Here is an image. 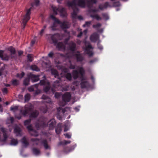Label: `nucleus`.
Segmentation results:
<instances>
[{"mask_svg":"<svg viewBox=\"0 0 158 158\" xmlns=\"http://www.w3.org/2000/svg\"><path fill=\"white\" fill-rule=\"evenodd\" d=\"M0 66L2 67L1 69H0V76L1 75H2L5 74V71H4V69L5 68L4 64L2 63H1L0 64Z\"/></svg>","mask_w":158,"mask_h":158,"instance_id":"obj_24","label":"nucleus"},{"mask_svg":"<svg viewBox=\"0 0 158 158\" xmlns=\"http://www.w3.org/2000/svg\"><path fill=\"white\" fill-rule=\"evenodd\" d=\"M120 4L119 2H117L114 3L113 5H110L108 3L106 2L103 5H100L99 8L100 9L103 10L108 7H111L112 6H120Z\"/></svg>","mask_w":158,"mask_h":158,"instance_id":"obj_11","label":"nucleus"},{"mask_svg":"<svg viewBox=\"0 0 158 158\" xmlns=\"http://www.w3.org/2000/svg\"><path fill=\"white\" fill-rule=\"evenodd\" d=\"M24 75V73H22L20 74H17V77L19 78H21L23 77Z\"/></svg>","mask_w":158,"mask_h":158,"instance_id":"obj_38","label":"nucleus"},{"mask_svg":"<svg viewBox=\"0 0 158 158\" xmlns=\"http://www.w3.org/2000/svg\"><path fill=\"white\" fill-rule=\"evenodd\" d=\"M91 23V22L90 21L86 22L85 24L83 25V27H85L89 26L90 25Z\"/></svg>","mask_w":158,"mask_h":158,"instance_id":"obj_36","label":"nucleus"},{"mask_svg":"<svg viewBox=\"0 0 158 158\" xmlns=\"http://www.w3.org/2000/svg\"><path fill=\"white\" fill-rule=\"evenodd\" d=\"M14 121V118L12 117H10L9 119L7 120L6 123L7 124H12Z\"/></svg>","mask_w":158,"mask_h":158,"instance_id":"obj_34","label":"nucleus"},{"mask_svg":"<svg viewBox=\"0 0 158 158\" xmlns=\"http://www.w3.org/2000/svg\"><path fill=\"white\" fill-rule=\"evenodd\" d=\"M22 142L23 146L25 147H26L28 144L27 141L25 137H23V138L22 140Z\"/></svg>","mask_w":158,"mask_h":158,"instance_id":"obj_23","label":"nucleus"},{"mask_svg":"<svg viewBox=\"0 0 158 158\" xmlns=\"http://www.w3.org/2000/svg\"><path fill=\"white\" fill-rule=\"evenodd\" d=\"M67 70L65 69H63V72L62 73H64V75H65L66 78L69 80H70L72 79V77L70 73H67Z\"/></svg>","mask_w":158,"mask_h":158,"instance_id":"obj_18","label":"nucleus"},{"mask_svg":"<svg viewBox=\"0 0 158 158\" xmlns=\"http://www.w3.org/2000/svg\"><path fill=\"white\" fill-rule=\"evenodd\" d=\"M30 122V120H27L25 121L24 123V124L25 126H27L28 125Z\"/></svg>","mask_w":158,"mask_h":158,"instance_id":"obj_42","label":"nucleus"},{"mask_svg":"<svg viewBox=\"0 0 158 158\" xmlns=\"http://www.w3.org/2000/svg\"><path fill=\"white\" fill-rule=\"evenodd\" d=\"M87 32V31L86 30H85L84 32V34H85V35L86 33Z\"/></svg>","mask_w":158,"mask_h":158,"instance_id":"obj_63","label":"nucleus"},{"mask_svg":"<svg viewBox=\"0 0 158 158\" xmlns=\"http://www.w3.org/2000/svg\"><path fill=\"white\" fill-rule=\"evenodd\" d=\"M53 11L54 13L55 14H57V11H58L60 12L61 13V15L62 16H66V13L65 11V9L64 8L62 7H60L58 9H57L55 7L53 8Z\"/></svg>","mask_w":158,"mask_h":158,"instance_id":"obj_8","label":"nucleus"},{"mask_svg":"<svg viewBox=\"0 0 158 158\" xmlns=\"http://www.w3.org/2000/svg\"><path fill=\"white\" fill-rule=\"evenodd\" d=\"M0 130L3 133V136H4V141H5L7 138V136H6V130L3 129V128H1L0 129Z\"/></svg>","mask_w":158,"mask_h":158,"instance_id":"obj_28","label":"nucleus"},{"mask_svg":"<svg viewBox=\"0 0 158 158\" xmlns=\"http://www.w3.org/2000/svg\"><path fill=\"white\" fill-rule=\"evenodd\" d=\"M71 98V95L70 93H67L64 94L63 96V99L64 103L61 104L59 103V105L60 106H63L65 105V102H68L69 101Z\"/></svg>","mask_w":158,"mask_h":158,"instance_id":"obj_10","label":"nucleus"},{"mask_svg":"<svg viewBox=\"0 0 158 158\" xmlns=\"http://www.w3.org/2000/svg\"><path fill=\"white\" fill-rule=\"evenodd\" d=\"M18 97L21 100H22L23 98V96L22 95L19 94L18 96Z\"/></svg>","mask_w":158,"mask_h":158,"instance_id":"obj_56","label":"nucleus"},{"mask_svg":"<svg viewBox=\"0 0 158 158\" xmlns=\"http://www.w3.org/2000/svg\"><path fill=\"white\" fill-rule=\"evenodd\" d=\"M31 8H29L27 11L26 15L24 17L23 19L22 26L24 28L27 22L30 19V11Z\"/></svg>","mask_w":158,"mask_h":158,"instance_id":"obj_4","label":"nucleus"},{"mask_svg":"<svg viewBox=\"0 0 158 158\" xmlns=\"http://www.w3.org/2000/svg\"><path fill=\"white\" fill-rule=\"evenodd\" d=\"M61 131V129L59 128H57L56 130V132L57 134H59L60 133Z\"/></svg>","mask_w":158,"mask_h":158,"instance_id":"obj_44","label":"nucleus"},{"mask_svg":"<svg viewBox=\"0 0 158 158\" xmlns=\"http://www.w3.org/2000/svg\"><path fill=\"white\" fill-rule=\"evenodd\" d=\"M23 52L22 51H19V52H18L19 55V56L23 54Z\"/></svg>","mask_w":158,"mask_h":158,"instance_id":"obj_57","label":"nucleus"},{"mask_svg":"<svg viewBox=\"0 0 158 158\" xmlns=\"http://www.w3.org/2000/svg\"><path fill=\"white\" fill-rule=\"evenodd\" d=\"M51 90L52 91V92L53 93H54L55 91H54V89L53 88H52Z\"/></svg>","mask_w":158,"mask_h":158,"instance_id":"obj_64","label":"nucleus"},{"mask_svg":"<svg viewBox=\"0 0 158 158\" xmlns=\"http://www.w3.org/2000/svg\"><path fill=\"white\" fill-rule=\"evenodd\" d=\"M0 57L2 60H8L9 59V57L7 56L2 51H0Z\"/></svg>","mask_w":158,"mask_h":158,"instance_id":"obj_17","label":"nucleus"},{"mask_svg":"<svg viewBox=\"0 0 158 158\" xmlns=\"http://www.w3.org/2000/svg\"><path fill=\"white\" fill-rule=\"evenodd\" d=\"M35 39L32 40L31 42V44L32 45H33L35 43Z\"/></svg>","mask_w":158,"mask_h":158,"instance_id":"obj_55","label":"nucleus"},{"mask_svg":"<svg viewBox=\"0 0 158 158\" xmlns=\"http://www.w3.org/2000/svg\"><path fill=\"white\" fill-rule=\"evenodd\" d=\"M70 125L69 123L68 122H67L66 124L65 125V127L64 129V131H66L69 130V127Z\"/></svg>","mask_w":158,"mask_h":158,"instance_id":"obj_35","label":"nucleus"},{"mask_svg":"<svg viewBox=\"0 0 158 158\" xmlns=\"http://www.w3.org/2000/svg\"><path fill=\"white\" fill-rule=\"evenodd\" d=\"M25 111L23 112H22L21 110H20V113L24 116H26L31 112L32 109V106L31 104L29 103L25 106Z\"/></svg>","mask_w":158,"mask_h":158,"instance_id":"obj_6","label":"nucleus"},{"mask_svg":"<svg viewBox=\"0 0 158 158\" xmlns=\"http://www.w3.org/2000/svg\"><path fill=\"white\" fill-rule=\"evenodd\" d=\"M29 79H26L23 82V84L25 85H27L29 84Z\"/></svg>","mask_w":158,"mask_h":158,"instance_id":"obj_37","label":"nucleus"},{"mask_svg":"<svg viewBox=\"0 0 158 158\" xmlns=\"http://www.w3.org/2000/svg\"><path fill=\"white\" fill-rule=\"evenodd\" d=\"M97 11L95 10H90L89 13L90 14V16L94 19H95L97 20H100L101 18L98 15L95 14V12Z\"/></svg>","mask_w":158,"mask_h":158,"instance_id":"obj_13","label":"nucleus"},{"mask_svg":"<svg viewBox=\"0 0 158 158\" xmlns=\"http://www.w3.org/2000/svg\"><path fill=\"white\" fill-rule=\"evenodd\" d=\"M34 4L36 6L38 5L39 4V1L38 0H35Z\"/></svg>","mask_w":158,"mask_h":158,"instance_id":"obj_52","label":"nucleus"},{"mask_svg":"<svg viewBox=\"0 0 158 158\" xmlns=\"http://www.w3.org/2000/svg\"><path fill=\"white\" fill-rule=\"evenodd\" d=\"M68 90V89H67V88H65V89H61L62 91H67Z\"/></svg>","mask_w":158,"mask_h":158,"instance_id":"obj_61","label":"nucleus"},{"mask_svg":"<svg viewBox=\"0 0 158 158\" xmlns=\"http://www.w3.org/2000/svg\"><path fill=\"white\" fill-rule=\"evenodd\" d=\"M85 52L89 56H91L93 54V52L92 51V47L89 43L88 42H85Z\"/></svg>","mask_w":158,"mask_h":158,"instance_id":"obj_5","label":"nucleus"},{"mask_svg":"<svg viewBox=\"0 0 158 158\" xmlns=\"http://www.w3.org/2000/svg\"><path fill=\"white\" fill-rule=\"evenodd\" d=\"M53 52H51L48 54V56H49L50 57H52V56H53Z\"/></svg>","mask_w":158,"mask_h":158,"instance_id":"obj_53","label":"nucleus"},{"mask_svg":"<svg viewBox=\"0 0 158 158\" xmlns=\"http://www.w3.org/2000/svg\"><path fill=\"white\" fill-rule=\"evenodd\" d=\"M2 106L0 105V110L1 112H2Z\"/></svg>","mask_w":158,"mask_h":158,"instance_id":"obj_62","label":"nucleus"},{"mask_svg":"<svg viewBox=\"0 0 158 158\" xmlns=\"http://www.w3.org/2000/svg\"><path fill=\"white\" fill-rule=\"evenodd\" d=\"M51 73L52 74L55 76L56 77V76H58V73L57 71L55 69H52L51 70Z\"/></svg>","mask_w":158,"mask_h":158,"instance_id":"obj_32","label":"nucleus"},{"mask_svg":"<svg viewBox=\"0 0 158 158\" xmlns=\"http://www.w3.org/2000/svg\"><path fill=\"white\" fill-rule=\"evenodd\" d=\"M21 129L18 127H16L14 129V132L17 136L21 135Z\"/></svg>","mask_w":158,"mask_h":158,"instance_id":"obj_20","label":"nucleus"},{"mask_svg":"<svg viewBox=\"0 0 158 158\" xmlns=\"http://www.w3.org/2000/svg\"><path fill=\"white\" fill-rule=\"evenodd\" d=\"M31 69L34 71H38L40 70L35 65H33L31 67Z\"/></svg>","mask_w":158,"mask_h":158,"instance_id":"obj_27","label":"nucleus"},{"mask_svg":"<svg viewBox=\"0 0 158 158\" xmlns=\"http://www.w3.org/2000/svg\"><path fill=\"white\" fill-rule=\"evenodd\" d=\"M43 99H45L46 100L45 101L47 103H50L51 102L50 99L48 97H47L45 95H43L42 97Z\"/></svg>","mask_w":158,"mask_h":158,"instance_id":"obj_29","label":"nucleus"},{"mask_svg":"<svg viewBox=\"0 0 158 158\" xmlns=\"http://www.w3.org/2000/svg\"><path fill=\"white\" fill-rule=\"evenodd\" d=\"M8 50L10 52L11 56L13 54H14L15 52V49L12 47H10L9 48Z\"/></svg>","mask_w":158,"mask_h":158,"instance_id":"obj_25","label":"nucleus"},{"mask_svg":"<svg viewBox=\"0 0 158 158\" xmlns=\"http://www.w3.org/2000/svg\"><path fill=\"white\" fill-rule=\"evenodd\" d=\"M46 27V26H44V29H43L41 30V31L40 32V34L41 35H42V34L43 33L44 31V29Z\"/></svg>","mask_w":158,"mask_h":158,"instance_id":"obj_50","label":"nucleus"},{"mask_svg":"<svg viewBox=\"0 0 158 158\" xmlns=\"http://www.w3.org/2000/svg\"><path fill=\"white\" fill-rule=\"evenodd\" d=\"M40 84L44 85V90L45 92H48L50 90L49 82L46 80H41L40 82Z\"/></svg>","mask_w":158,"mask_h":158,"instance_id":"obj_9","label":"nucleus"},{"mask_svg":"<svg viewBox=\"0 0 158 158\" xmlns=\"http://www.w3.org/2000/svg\"><path fill=\"white\" fill-rule=\"evenodd\" d=\"M31 141L33 142L34 144L38 145L40 144H43L45 149H47L49 148V147L47 145L46 140H44L42 142L40 140L36 139H32Z\"/></svg>","mask_w":158,"mask_h":158,"instance_id":"obj_7","label":"nucleus"},{"mask_svg":"<svg viewBox=\"0 0 158 158\" xmlns=\"http://www.w3.org/2000/svg\"><path fill=\"white\" fill-rule=\"evenodd\" d=\"M51 18L52 19L54 22L53 24L51 27L52 29V30H55L56 29L55 27H57L58 25L60 24V21L59 20L56 19L52 15H51Z\"/></svg>","mask_w":158,"mask_h":158,"instance_id":"obj_12","label":"nucleus"},{"mask_svg":"<svg viewBox=\"0 0 158 158\" xmlns=\"http://www.w3.org/2000/svg\"><path fill=\"white\" fill-rule=\"evenodd\" d=\"M19 107L18 106H13L10 107V110L14 112H16L18 110Z\"/></svg>","mask_w":158,"mask_h":158,"instance_id":"obj_22","label":"nucleus"},{"mask_svg":"<svg viewBox=\"0 0 158 158\" xmlns=\"http://www.w3.org/2000/svg\"><path fill=\"white\" fill-rule=\"evenodd\" d=\"M27 128L31 135L34 136H37L38 135L37 132L32 129V127L31 126H27Z\"/></svg>","mask_w":158,"mask_h":158,"instance_id":"obj_15","label":"nucleus"},{"mask_svg":"<svg viewBox=\"0 0 158 158\" xmlns=\"http://www.w3.org/2000/svg\"><path fill=\"white\" fill-rule=\"evenodd\" d=\"M35 86H31L28 88V90L30 92L34 90Z\"/></svg>","mask_w":158,"mask_h":158,"instance_id":"obj_39","label":"nucleus"},{"mask_svg":"<svg viewBox=\"0 0 158 158\" xmlns=\"http://www.w3.org/2000/svg\"><path fill=\"white\" fill-rule=\"evenodd\" d=\"M85 1H88L89 3H95L97 2L96 0H75L72 2H68V6L71 7L73 9V12L72 14V16L73 18L75 19L77 18V15L78 12L77 6H79L81 7H84L85 5Z\"/></svg>","mask_w":158,"mask_h":158,"instance_id":"obj_2","label":"nucleus"},{"mask_svg":"<svg viewBox=\"0 0 158 158\" xmlns=\"http://www.w3.org/2000/svg\"><path fill=\"white\" fill-rule=\"evenodd\" d=\"M64 135H65L66 137L68 138H70L71 137V135L68 134H65Z\"/></svg>","mask_w":158,"mask_h":158,"instance_id":"obj_51","label":"nucleus"},{"mask_svg":"<svg viewBox=\"0 0 158 158\" xmlns=\"http://www.w3.org/2000/svg\"><path fill=\"white\" fill-rule=\"evenodd\" d=\"M59 35L58 34L54 35L51 36V39L53 42L55 44V45L60 50H63L65 49V46H69V49L70 50L72 53L74 57H76L77 61H81L82 59L81 55H80L78 52H76L74 51L75 50V44L73 42H71L69 44H66L64 45L62 43L59 42L57 43L58 40H60L59 38Z\"/></svg>","mask_w":158,"mask_h":158,"instance_id":"obj_1","label":"nucleus"},{"mask_svg":"<svg viewBox=\"0 0 158 158\" xmlns=\"http://www.w3.org/2000/svg\"><path fill=\"white\" fill-rule=\"evenodd\" d=\"M75 68V67L74 66H73V65H71L70 66V69H74Z\"/></svg>","mask_w":158,"mask_h":158,"instance_id":"obj_58","label":"nucleus"},{"mask_svg":"<svg viewBox=\"0 0 158 158\" xmlns=\"http://www.w3.org/2000/svg\"><path fill=\"white\" fill-rule=\"evenodd\" d=\"M78 31L79 32H80V34L77 35V36L78 37H80L82 35V33L81 32V29H78Z\"/></svg>","mask_w":158,"mask_h":158,"instance_id":"obj_47","label":"nucleus"},{"mask_svg":"<svg viewBox=\"0 0 158 158\" xmlns=\"http://www.w3.org/2000/svg\"><path fill=\"white\" fill-rule=\"evenodd\" d=\"M19 84V81L16 80H14L12 81V84L14 85H16Z\"/></svg>","mask_w":158,"mask_h":158,"instance_id":"obj_40","label":"nucleus"},{"mask_svg":"<svg viewBox=\"0 0 158 158\" xmlns=\"http://www.w3.org/2000/svg\"><path fill=\"white\" fill-rule=\"evenodd\" d=\"M27 58L28 60L30 61H32L33 60V58L32 57V56L31 55H28L27 56Z\"/></svg>","mask_w":158,"mask_h":158,"instance_id":"obj_41","label":"nucleus"},{"mask_svg":"<svg viewBox=\"0 0 158 158\" xmlns=\"http://www.w3.org/2000/svg\"><path fill=\"white\" fill-rule=\"evenodd\" d=\"M33 152L34 154L36 156L39 155L40 154V151L36 148H34L33 149Z\"/></svg>","mask_w":158,"mask_h":158,"instance_id":"obj_26","label":"nucleus"},{"mask_svg":"<svg viewBox=\"0 0 158 158\" xmlns=\"http://www.w3.org/2000/svg\"><path fill=\"white\" fill-rule=\"evenodd\" d=\"M103 15V18H104V19H105L107 20L109 19V17L107 14H105Z\"/></svg>","mask_w":158,"mask_h":158,"instance_id":"obj_45","label":"nucleus"},{"mask_svg":"<svg viewBox=\"0 0 158 158\" xmlns=\"http://www.w3.org/2000/svg\"><path fill=\"white\" fill-rule=\"evenodd\" d=\"M39 76H35L31 73H30L28 75V78L32 80V82L38 81L39 80Z\"/></svg>","mask_w":158,"mask_h":158,"instance_id":"obj_14","label":"nucleus"},{"mask_svg":"<svg viewBox=\"0 0 158 158\" xmlns=\"http://www.w3.org/2000/svg\"><path fill=\"white\" fill-rule=\"evenodd\" d=\"M78 19L80 20H81V19H82V16H79L78 17Z\"/></svg>","mask_w":158,"mask_h":158,"instance_id":"obj_60","label":"nucleus"},{"mask_svg":"<svg viewBox=\"0 0 158 158\" xmlns=\"http://www.w3.org/2000/svg\"><path fill=\"white\" fill-rule=\"evenodd\" d=\"M2 91L3 92V93H4V94L6 93L7 92V88H4L2 90Z\"/></svg>","mask_w":158,"mask_h":158,"instance_id":"obj_49","label":"nucleus"},{"mask_svg":"<svg viewBox=\"0 0 158 158\" xmlns=\"http://www.w3.org/2000/svg\"><path fill=\"white\" fill-rule=\"evenodd\" d=\"M55 121L54 119H51L48 123L49 125V129H53L54 126L55 124Z\"/></svg>","mask_w":158,"mask_h":158,"instance_id":"obj_19","label":"nucleus"},{"mask_svg":"<svg viewBox=\"0 0 158 158\" xmlns=\"http://www.w3.org/2000/svg\"><path fill=\"white\" fill-rule=\"evenodd\" d=\"M30 98V95L28 94H26L25 96V102H28Z\"/></svg>","mask_w":158,"mask_h":158,"instance_id":"obj_33","label":"nucleus"},{"mask_svg":"<svg viewBox=\"0 0 158 158\" xmlns=\"http://www.w3.org/2000/svg\"><path fill=\"white\" fill-rule=\"evenodd\" d=\"M70 143V141H66V140H64L62 142V144H67L68 143Z\"/></svg>","mask_w":158,"mask_h":158,"instance_id":"obj_46","label":"nucleus"},{"mask_svg":"<svg viewBox=\"0 0 158 158\" xmlns=\"http://www.w3.org/2000/svg\"><path fill=\"white\" fill-rule=\"evenodd\" d=\"M38 114V112L36 111H35V112H34L32 114H31L30 115V118L31 117H36Z\"/></svg>","mask_w":158,"mask_h":158,"instance_id":"obj_30","label":"nucleus"},{"mask_svg":"<svg viewBox=\"0 0 158 158\" xmlns=\"http://www.w3.org/2000/svg\"><path fill=\"white\" fill-rule=\"evenodd\" d=\"M61 27L62 29L68 28L69 26V25L67 22H64L62 24H60Z\"/></svg>","mask_w":158,"mask_h":158,"instance_id":"obj_21","label":"nucleus"},{"mask_svg":"<svg viewBox=\"0 0 158 158\" xmlns=\"http://www.w3.org/2000/svg\"><path fill=\"white\" fill-rule=\"evenodd\" d=\"M18 142L16 139H13L10 143V144L13 145H15L18 144Z\"/></svg>","mask_w":158,"mask_h":158,"instance_id":"obj_31","label":"nucleus"},{"mask_svg":"<svg viewBox=\"0 0 158 158\" xmlns=\"http://www.w3.org/2000/svg\"><path fill=\"white\" fill-rule=\"evenodd\" d=\"M101 26V25L99 23H98L96 25H94L93 27L94 28H98Z\"/></svg>","mask_w":158,"mask_h":158,"instance_id":"obj_43","label":"nucleus"},{"mask_svg":"<svg viewBox=\"0 0 158 158\" xmlns=\"http://www.w3.org/2000/svg\"><path fill=\"white\" fill-rule=\"evenodd\" d=\"M98 47L99 49L100 50H101L103 49V48L102 46L99 44H98Z\"/></svg>","mask_w":158,"mask_h":158,"instance_id":"obj_54","label":"nucleus"},{"mask_svg":"<svg viewBox=\"0 0 158 158\" xmlns=\"http://www.w3.org/2000/svg\"><path fill=\"white\" fill-rule=\"evenodd\" d=\"M60 96V94L58 93H55V96L56 98H58Z\"/></svg>","mask_w":158,"mask_h":158,"instance_id":"obj_48","label":"nucleus"},{"mask_svg":"<svg viewBox=\"0 0 158 158\" xmlns=\"http://www.w3.org/2000/svg\"><path fill=\"white\" fill-rule=\"evenodd\" d=\"M75 110L76 111H78L79 110V109L77 107L75 108Z\"/></svg>","mask_w":158,"mask_h":158,"instance_id":"obj_59","label":"nucleus"},{"mask_svg":"<svg viewBox=\"0 0 158 158\" xmlns=\"http://www.w3.org/2000/svg\"><path fill=\"white\" fill-rule=\"evenodd\" d=\"M99 36L97 33H95L93 34L90 37L91 40L94 42H97L98 40Z\"/></svg>","mask_w":158,"mask_h":158,"instance_id":"obj_16","label":"nucleus"},{"mask_svg":"<svg viewBox=\"0 0 158 158\" xmlns=\"http://www.w3.org/2000/svg\"><path fill=\"white\" fill-rule=\"evenodd\" d=\"M83 69L81 67L79 68L77 71H74L73 73V75L74 79H76L79 77L81 81V86L82 88H85L86 87L88 83L85 81H83Z\"/></svg>","mask_w":158,"mask_h":158,"instance_id":"obj_3","label":"nucleus"}]
</instances>
